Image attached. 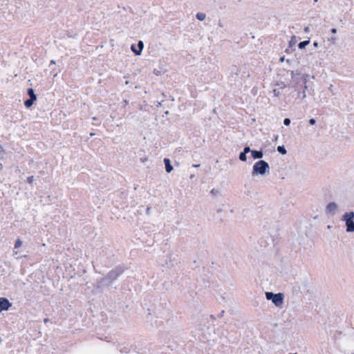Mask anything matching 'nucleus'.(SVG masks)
<instances>
[{
	"label": "nucleus",
	"instance_id": "49",
	"mask_svg": "<svg viewBox=\"0 0 354 354\" xmlns=\"http://www.w3.org/2000/svg\"><path fill=\"white\" fill-rule=\"evenodd\" d=\"M310 91H313V90L312 88H310V90H308V93H309V94H310V95H312V93H310Z\"/></svg>",
	"mask_w": 354,
	"mask_h": 354
},
{
	"label": "nucleus",
	"instance_id": "25",
	"mask_svg": "<svg viewBox=\"0 0 354 354\" xmlns=\"http://www.w3.org/2000/svg\"><path fill=\"white\" fill-rule=\"evenodd\" d=\"M292 80L295 78V75H300V70L290 71Z\"/></svg>",
	"mask_w": 354,
	"mask_h": 354
},
{
	"label": "nucleus",
	"instance_id": "41",
	"mask_svg": "<svg viewBox=\"0 0 354 354\" xmlns=\"http://www.w3.org/2000/svg\"><path fill=\"white\" fill-rule=\"evenodd\" d=\"M150 210H151V208L150 207H147V209H146V213L147 214L149 215L150 214Z\"/></svg>",
	"mask_w": 354,
	"mask_h": 354
},
{
	"label": "nucleus",
	"instance_id": "47",
	"mask_svg": "<svg viewBox=\"0 0 354 354\" xmlns=\"http://www.w3.org/2000/svg\"><path fill=\"white\" fill-rule=\"evenodd\" d=\"M195 178V174H191V175H190V178H191V179H193V178Z\"/></svg>",
	"mask_w": 354,
	"mask_h": 354
},
{
	"label": "nucleus",
	"instance_id": "28",
	"mask_svg": "<svg viewBox=\"0 0 354 354\" xmlns=\"http://www.w3.org/2000/svg\"><path fill=\"white\" fill-rule=\"evenodd\" d=\"M290 122H291V120H290V118H286L283 120V124H284L285 126H289V125L290 124Z\"/></svg>",
	"mask_w": 354,
	"mask_h": 354
},
{
	"label": "nucleus",
	"instance_id": "37",
	"mask_svg": "<svg viewBox=\"0 0 354 354\" xmlns=\"http://www.w3.org/2000/svg\"><path fill=\"white\" fill-rule=\"evenodd\" d=\"M330 32L332 34H335V33H337V28H332L330 30Z\"/></svg>",
	"mask_w": 354,
	"mask_h": 354
},
{
	"label": "nucleus",
	"instance_id": "45",
	"mask_svg": "<svg viewBox=\"0 0 354 354\" xmlns=\"http://www.w3.org/2000/svg\"><path fill=\"white\" fill-rule=\"evenodd\" d=\"M162 102H163V101L158 102V105H157V106H158V107H159V106H162Z\"/></svg>",
	"mask_w": 354,
	"mask_h": 354
},
{
	"label": "nucleus",
	"instance_id": "20",
	"mask_svg": "<svg viewBox=\"0 0 354 354\" xmlns=\"http://www.w3.org/2000/svg\"><path fill=\"white\" fill-rule=\"evenodd\" d=\"M205 17L206 15L203 12H197L196 15V18L200 21L205 20Z\"/></svg>",
	"mask_w": 354,
	"mask_h": 354
},
{
	"label": "nucleus",
	"instance_id": "6",
	"mask_svg": "<svg viewBox=\"0 0 354 354\" xmlns=\"http://www.w3.org/2000/svg\"><path fill=\"white\" fill-rule=\"evenodd\" d=\"M27 95L29 96L28 99L24 100V104L26 108L30 109L37 100V95L35 93V90L32 88H28L26 91Z\"/></svg>",
	"mask_w": 354,
	"mask_h": 354
},
{
	"label": "nucleus",
	"instance_id": "23",
	"mask_svg": "<svg viewBox=\"0 0 354 354\" xmlns=\"http://www.w3.org/2000/svg\"><path fill=\"white\" fill-rule=\"evenodd\" d=\"M276 86H278L280 87V88H284L287 86L288 87H290V84H286L284 82H277L276 84H275Z\"/></svg>",
	"mask_w": 354,
	"mask_h": 354
},
{
	"label": "nucleus",
	"instance_id": "50",
	"mask_svg": "<svg viewBox=\"0 0 354 354\" xmlns=\"http://www.w3.org/2000/svg\"><path fill=\"white\" fill-rule=\"evenodd\" d=\"M218 26H221V27H223V25H222L221 21H219Z\"/></svg>",
	"mask_w": 354,
	"mask_h": 354
},
{
	"label": "nucleus",
	"instance_id": "8",
	"mask_svg": "<svg viewBox=\"0 0 354 354\" xmlns=\"http://www.w3.org/2000/svg\"><path fill=\"white\" fill-rule=\"evenodd\" d=\"M165 306H163L162 304H160L158 306H155L154 309H150L149 308L148 310L149 313H148L147 316V319H149V317H151L152 315H155L156 317H162V310L165 309Z\"/></svg>",
	"mask_w": 354,
	"mask_h": 354
},
{
	"label": "nucleus",
	"instance_id": "27",
	"mask_svg": "<svg viewBox=\"0 0 354 354\" xmlns=\"http://www.w3.org/2000/svg\"><path fill=\"white\" fill-rule=\"evenodd\" d=\"M211 194H212L214 196H218V194H220V191L217 190V189H212L210 192Z\"/></svg>",
	"mask_w": 354,
	"mask_h": 354
},
{
	"label": "nucleus",
	"instance_id": "18",
	"mask_svg": "<svg viewBox=\"0 0 354 354\" xmlns=\"http://www.w3.org/2000/svg\"><path fill=\"white\" fill-rule=\"evenodd\" d=\"M190 268L192 269V270H198L199 271L200 270V264H199V262H198L196 260H194L191 263H190Z\"/></svg>",
	"mask_w": 354,
	"mask_h": 354
},
{
	"label": "nucleus",
	"instance_id": "55",
	"mask_svg": "<svg viewBox=\"0 0 354 354\" xmlns=\"http://www.w3.org/2000/svg\"><path fill=\"white\" fill-rule=\"evenodd\" d=\"M141 160H142V162H145V161H146V160H147V158H144V159L141 158Z\"/></svg>",
	"mask_w": 354,
	"mask_h": 354
},
{
	"label": "nucleus",
	"instance_id": "51",
	"mask_svg": "<svg viewBox=\"0 0 354 354\" xmlns=\"http://www.w3.org/2000/svg\"><path fill=\"white\" fill-rule=\"evenodd\" d=\"M277 138H278V136L277 135V136H274V140H277Z\"/></svg>",
	"mask_w": 354,
	"mask_h": 354
},
{
	"label": "nucleus",
	"instance_id": "38",
	"mask_svg": "<svg viewBox=\"0 0 354 354\" xmlns=\"http://www.w3.org/2000/svg\"><path fill=\"white\" fill-rule=\"evenodd\" d=\"M313 46H314L315 48H317V47L319 46V43H318L317 41H315L313 42Z\"/></svg>",
	"mask_w": 354,
	"mask_h": 354
},
{
	"label": "nucleus",
	"instance_id": "40",
	"mask_svg": "<svg viewBox=\"0 0 354 354\" xmlns=\"http://www.w3.org/2000/svg\"><path fill=\"white\" fill-rule=\"evenodd\" d=\"M310 31V28L308 26H306L304 28V32H308Z\"/></svg>",
	"mask_w": 354,
	"mask_h": 354
},
{
	"label": "nucleus",
	"instance_id": "43",
	"mask_svg": "<svg viewBox=\"0 0 354 354\" xmlns=\"http://www.w3.org/2000/svg\"><path fill=\"white\" fill-rule=\"evenodd\" d=\"M200 166H201L200 164H194V165H192V167H195V168L199 167Z\"/></svg>",
	"mask_w": 354,
	"mask_h": 354
},
{
	"label": "nucleus",
	"instance_id": "14",
	"mask_svg": "<svg viewBox=\"0 0 354 354\" xmlns=\"http://www.w3.org/2000/svg\"><path fill=\"white\" fill-rule=\"evenodd\" d=\"M163 162L165 164V168L166 172L168 174L171 173L173 171L174 167L171 165L170 159L169 158H165L163 159Z\"/></svg>",
	"mask_w": 354,
	"mask_h": 354
},
{
	"label": "nucleus",
	"instance_id": "12",
	"mask_svg": "<svg viewBox=\"0 0 354 354\" xmlns=\"http://www.w3.org/2000/svg\"><path fill=\"white\" fill-rule=\"evenodd\" d=\"M338 206L335 202H330L327 204L326 207V214L330 215H335L337 210Z\"/></svg>",
	"mask_w": 354,
	"mask_h": 354
},
{
	"label": "nucleus",
	"instance_id": "17",
	"mask_svg": "<svg viewBox=\"0 0 354 354\" xmlns=\"http://www.w3.org/2000/svg\"><path fill=\"white\" fill-rule=\"evenodd\" d=\"M310 44V38L306 40L300 41L298 44V48L301 50L305 49L306 47Z\"/></svg>",
	"mask_w": 354,
	"mask_h": 354
},
{
	"label": "nucleus",
	"instance_id": "36",
	"mask_svg": "<svg viewBox=\"0 0 354 354\" xmlns=\"http://www.w3.org/2000/svg\"><path fill=\"white\" fill-rule=\"evenodd\" d=\"M308 85L306 84H303V86L301 87V86H299V90L300 89H303L306 91V90H308Z\"/></svg>",
	"mask_w": 354,
	"mask_h": 354
},
{
	"label": "nucleus",
	"instance_id": "46",
	"mask_svg": "<svg viewBox=\"0 0 354 354\" xmlns=\"http://www.w3.org/2000/svg\"><path fill=\"white\" fill-rule=\"evenodd\" d=\"M95 135V133H93V132H91V133H89L90 137H93V136H94Z\"/></svg>",
	"mask_w": 354,
	"mask_h": 354
},
{
	"label": "nucleus",
	"instance_id": "21",
	"mask_svg": "<svg viewBox=\"0 0 354 354\" xmlns=\"http://www.w3.org/2000/svg\"><path fill=\"white\" fill-rule=\"evenodd\" d=\"M239 158L242 162H246L248 159L247 153L243 151L240 152Z\"/></svg>",
	"mask_w": 354,
	"mask_h": 354
},
{
	"label": "nucleus",
	"instance_id": "11",
	"mask_svg": "<svg viewBox=\"0 0 354 354\" xmlns=\"http://www.w3.org/2000/svg\"><path fill=\"white\" fill-rule=\"evenodd\" d=\"M297 37L296 36L293 35L290 37V41H288V48L285 50V53H292L293 51L295 50V45L297 44Z\"/></svg>",
	"mask_w": 354,
	"mask_h": 354
},
{
	"label": "nucleus",
	"instance_id": "30",
	"mask_svg": "<svg viewBox=\"0 0 354 354\" xmlns=\"http://www.w3.org/2000/svg\"><path fill=\"white\" fill-rule=\"evenodd\" d=\"M162 73H163V72H162V71L161 70V68H160V69H159V70H158V69L155 68V69L153 70V73H154L156 75H157V76H158V75H161Z\"/></svg>",
	"mask_w": 354,
	"mask_h": 354
},
{
	"label": "nucleus",
	"instance_id": "44",
	"mask_svg": "<svg viewBox=\"0 0 354 354\" xmlns=\"http://www.w3.org/2000/svg\"><path fill=\"white\" fill-rule=\"evenodd\" d=\"M92 120H93V121H97V120H98V118H97V117H96V116L93 117V118H92Z\"/></svg>",
	"mask_w": 354,
	"mask_h": 354
},
{
	"label": "nucleus",
	"instance_id": "29",
	"mask_svg": "<svg viewBox=\"0 0 354 354\" xmlns=\"http://www.w3.org/2000/svg\"><path fill=\"white\" fill-rule=\"evenodd\" d=\"M252 151V149H251L249 146L246 145L244 147L243 152H245V153L248 154L249 152L251 153Z\"/></svg>",
	"mask_w": 354,
	"mask_h": 354
},
{
	"label": "nucleus",
	"instance_id": "54",
	"mask_svg": "<svg viewBox=\"0 0 354 354\" xmlns=\"http://www.w3.org/2000/svg\"><path fill=\"white\" fill-rule=\"evenodd\" d=\"M169 111H166L165 112V115H168V114H169Z\"/></svg>",
	"mask_w": 354,
	"mask_h": 354
},
{
	"label": "nucleus",
	"instance_id": "33",
	"mask_svg": "<svg viewBox=\"0 0 354 354\" xmlns=\"http://www.w3.org/2000/svg\"><path fill=\"white\" fill-rule=\"evenodd\" d=\"M56 64L55 60L52 59L49 64V68H50L53 71L55 70V65Z\"/></svg>",
	"mask_w": 354,
	"mask_h": 354
},
{
	"label": "nucleus",
	"instance_id": "39",
	"mask_svg": "<svg viewBox=\"0 0 354 354\" xmlns=\"http://www.w3.org/2000/svg\"><path fill=\"white\" fill-rule=\"evenodd\" d=\"M279 61L280 62H284V61H285V56L283 55V56L280 57V58H279Z\"/></svg>",
	"mask_w": 354,
	"mask_h": 354
},
{
	"label": "nucleus",
	"instance_id": "32",
	"mask_svg": "<svg viewBox=\"0 0 354 354\" xmlns=\"http://www.w3.org/2000/svg\"><path fill=\"white\" fill-rule=\"evenodd\" d=\"M34 181V176H28L26 179V182L28 183V184H32Z\"/></svg>",
	"mask_w": 354,
	"mask_h": 354
},
{
	"label": "nucleus",
	"instance_id": "16",
	"mask_svg": "<svg viewBox=\"0 0 354 354\" xmlns=\"http://www.w3.org/2000/svg\"><path fill=\"white\" fill-rule=\"evenodd\" d=\"M251 156L253 159L261 160V158H262L263 156V150L261 149V150L258 151V150L252 149V151H251Z\"/></svg>",
	"mask_w": 354,
	"mask_h": 354
},
{
	"label": "nucleus",
	"instance_id": "59",
	"mask_svg": "<svg viewBox=\"0 0 354 354\" xmlns=\"http://www.w3.org/2000/svg\"><path fill=\"white\" fill-rule=\"evenodd\" d=\"M286 62H287L288 63H290V60H289L288 59L286 60Z\"/></svg>",
	"mask_w": 354,
	"mask_h": 354
},
{
	"label": "nucleus",
	"instance_id": "4",
	"mask_svg": "<svg viewBox=\"0 0 354 354\" xmlns=\"http://www.w3.org/2000/svg\"><path fill=\"white\" fill-rule=\"evenodd\" d=\"M128 268L124 264H120L115 266L114 268L111 270L107 274L106 276L114 282L116 281L123 273L127 270Z\"/></svg>",
	"mask_w": 354,
	"mask_h": 354
},
{
	"label": "nucleus",
	"instance_id": "5",
	"mask_svg": "<svg viewBox=\"0 0 354 354\" xmlns=\"http://www.w3.org/2000/svg\"><path fill=\"white\" fill-rule=\"evenodd\" d=\"M309 77L308 74L302 73L300 71V75H295V78L292 80V84H290V87L294 88L295 91L299 90V86L302 87L303 84H306Z\"/></svg>",
	"mask_w": 354,
	"mask_h": 354
},
{
	"label": "nucleus",
	"instance_id": "24",
	"mask_svg": "<svg viewBox=\"0 0 354 354\" xmlns=\"http://www.w3.org/2000/svg\"><path fill=\"white\" fill-rule=\"evenodd\" d=\"M23 241L21 240V239L18 238L15 243L14 248H19L22 245Z\"/></svg>",
	"mask_w": 354,
	"mask_h": 354
},
{
	"label": "nucleus",
	"instance_id": "58",
	"mask_svg": "<svg viewBox=\"0 0 354 354\" xmlns=\"http://www.w3.org/2000/svg\"><path fill=\"white\" fill-rule=\"evenodd\" d=\"M338 334H342L341 331H336Z\"/></svg>",
	"mask_w": 354,
	"mask_h": 354
},
{
	"label": "nucleus",
	"instance_id": "10",
	"mask_svg": "<svg viewBox=\"0 0 354 354\" xmlns=\"http://www.w3.org/2000/svg\"><path fill=\"white\" fill-rule=\"evenodd\" d=\"M144 48V43L140 40L137 44H133L131 45V50L135 55H140Z\"/></svg>",
	"mask_w": 354,
	"mask_h": 354
},
{
	"label": "nucleus",
	"instance_id": "48",
	"mask_svg": "<svg viewBox=\"0 0 354 354\" xmlns=\"http://www.w3.org/2000/svg\"><path fill=\"white\" fill-rule=\"evenodd\" d=\"M124 102L125 104H129V101L127 100H124Z\"/></svg>",
	"mask_w": 354,
	"mask_h": 354
},
{
	"label": "nucleus",
	"instance_id": "35",
	"mask_svg": "<svg viewBox=\"0 0 354 354\" xmlns=\"http://www.w3.org/2000/svg\"><path fill=\"white\" fill-rule=\"evenodd\" d=\"M337 38L335 37H331L330 38H328V41H330L332 44H335L336 43Z\"/></svg>",
	"mask_w": 354,
	"mask_h": 354
},
{
	"label": "nucleus",
	"instance_id": "3",
	"mask_svg": "<svg viewBox=\"0 0 354 354\" xmlns=\"http://www.w3.org/2000/svg\"><path fill=\"white\" fill-rule=\"evenodd\" d=\"M341 220L345 221L346 232H354V212L349 211L345 212L341 218Z\"/></svg>",
	"mask_w": 354,
	"mask_h": 354
},
{
	"label": "nucleus",
	"instance_id": "34",
	"mask_svg": "<svg viewBox=\"0 0 354 354\" xmlns=\"http://www.w3.org/2000/svg\"><path fill=\"white\" fill-rule=\"evenodd\" d=\"M308 124L311 126H313L316 124V119L315 118H310L309 120H308Z\"/></svg>",
	"mask_w": 354,
	"mask_h": 354
},
{
	"label": "nucleus",
	"instance_id": "56",
	"mask_svg": "<svg viewBox=\"0 0 354 354\" xmlns=\"http://www.w3.org/2000/svg\"><path fill=\"white\" fill-rule=\"evenodd\" d=\"M122 10H123L124 11H126V10H127V8H126L125 7H122Z\"/></svg>",
	"mask_w": 354,
	"mask_h": 354
},
{
	"label": "nucleus",
	"instance_id": "9",
	"mask_svg": "<svg viewBox=\"0 0 354 354\" xmlns=\"http://www.w3.org/2000/svg\"><path fill=\"white\" fill-rule=\"evenodd\" d=\"M12 306V303L8 298L4 297H0V313L3 311L8 310Z\"/></svg>",
	"mask_w": 354,
	"mask_h": 354
},
{
	"label": "nucleus",
	"instance_id": "26",
	"mask_svg": "<svg viewBox=\"0 0 354 354\" xmlns=\"http://www.w3.org/2000/svg\"><path fill=\"white\" fill-rule=\"evenodd\" d=\"M6 153L3 147L0 145V159L2 160L5 158Z\"/></svg>",
	"mask_w": 354,
	"mask_h": 354
},
{
	"label": "nucleus",
	"instance_id": "53",
	"mask_svg": "<svg viewBox=\"0 0 354 354\" xmlns=\"http://www.w3.org/2000/svg\"><path fill=\"white\" fill-rule=\"evenodd\" d=\"M125 84H127H127H129V81L127 80V81L125 82Z\"/></svg>",
	"mask_w": 354,
	"mask_h": 354
},
{
	"label": "nucleus",
	"instance_id": "1",
	"mask_svg": "<svg viewBox=\"0 0 354 354\" xmlns=\"http://www.w3.org/2000/svg\"><path fill=\"white\" fill-rule=\"evenodd\" d=\"M270 166L268 162L263 160H259L256 162L252 171V175L254 176H264L266 173H269Z\"/></svg>",
	"mask_w": 354,
	"mask_h": 354
},
{
	"label": "nucleus",
	"instance_id": "19",
	"mask_svg": "<svg viewBox=\"0 0 354 354\" xmlns=\"http://www.w3.org/2000/svg\"><path fill=\"white\" fill-rule=\"evenodd\" d=\"M277 150L281 155H286L287 153V150L284 145L278 146Z\"/></svg>",
	"mask_w": 354,
	"mask_h": 354
},
{
	"label": "nucleus",
	"instance_id": "60",
	"mask_svg": "<svg viewBox=\"0 0 354 354\" xmlns=\"http://www.w3.org/2000/svg\"><path fill=\"white\" fill-rule=\"evenodd\" d=\"M352 354H354V353H352Z\"/></svg>",
	"mask_w": 354,
	"mask_h": 354
},
{
	"label": "nucleus",
	"instance_id": "31",
	"mask_svg": "<svg viewBox=\"0 0 354 354\" xmlns=\"http://www.w3.org/2000/svg\"><path fill=\"white\" fill-rule=\"evenodd\" d=\"M272 93L274 94V96H275V97H279L281 95L279 89H277V88L273 89Z\"/></svg>",
	"mask_w": 354,
	"mask_h": 354
},
{
	"label": "nucleus",
	"instance_id": "13",
	"mask_svg": "<svg viewBox=\"0 0 354 354\" xmlns=\"http://www.w3.org/2000/svg\"><path fill=\"white\" fill-rule=\"evenodd\" d=\"M117 15H120V21L122 25L129 24L131 22V17L125 14H122L121 11H118Z\"/></svg>",
	"mask_w": 354,
	"mask_h": 354
},
{
	"label": "nucleus",
	"instance_id": "22",
	"mask_svg": "<svg viewBox=\"0 0 354 354\" xmlns=\"http://www.w3.org/2000/svg\"><path fill=\"white\" fill-rule=\"evenodd\" d=\"M297 93V97L299 98H301V100H304L306 97V91L304 90H302L301 91L298 90Z\"/></svg>",
	"mask_w": 354,
	"mask_h": 354
},
{
	"label": "nucleus",
	"instance_id": "2",
	"mask_svg": "<svg viewBox=\"0 0 354 354\" xmlns=\"http://www.w3.org/2000/svg\"><path fill=\"white\" fill-rule=\"evenodd\" d=\"M265 295L266 299L271 301L276 307L281 308L284 303L285 295L283 292L274 293L267 291Z\"/></svg>",
	"mask_w": 354,
	"mask_h": 354
},
{
	"label": "nucleus",
	"instance_id": "52",
	"mask_svg": "<svg viewBox=\"0 0 354 354\" xmlns=\"http://www.w3.org/2000/svg\"><path fill=\"white\" fill-rule=\"evenodd\" d=\"M3 169V165L1 163H0V170H1Z\"/></svg>",
	"mask_w": 354,
	"mask_h": 354
},
{
	"label": "nucleus",
	"instance_id": "42",
	"mask_svg": "<svg viewBox=\"0 0 354 354\" xmlns=\"http://www.w3.org/2000/svg\"><path fill=\"white\" fill-rule=\"evenodd\" d=\"M50 322V319H49V318L46 317V318H44V322L45 324H46V323H48V322Z\"/></svg>",
	"mask_w": 354,
	"mask_h": 354
},
{
	"label": "nucleus",
	"instance_id": "57",
	"mask_svg": "<svg viewBox=\"0 0 354 354\" xmlns=\"http://www.w3.org/2000/svg\"><path fill=\"white\" fill-rule=\"evenodd\" d=\"M327 228H328V229H330V228H331V225H328L327 226Z\"/></svg>",
	"mask_w": 354,
	"mask_h": 354
},
{
	"label": "nucleus",
	"instance_id": "7",
	"mask_svg": "<svg viewBox=\"0 0 354 354\" xmlns=\"http://www.w3.org/2000/svg\"><path fill=\"white\" fill-rule=\"evenodd\" d=\"M113 283V282L105 275L104 277L97 279L94 287L96 289H102L103 288L112 286Z\"/></svg>",
	"mask_w": 354,
	"mask_h": 354
},
{
	"label": "nucleus",
	"instance_id": "15",
	"mask_svg": "<svg viewBox=\"0 0 354 354\" xmlns=\"http://www.w3.org/2000/svg\"><path fill=\"white\" fill-rule=\"evenodd\" d=\"M292 292L294 295L297 297H301L302 292L301 290V287L299 283H295L292 287Z\"/></svg>",
	"mask_w": 354,
	"mask_h": 354
}]
</instances>
